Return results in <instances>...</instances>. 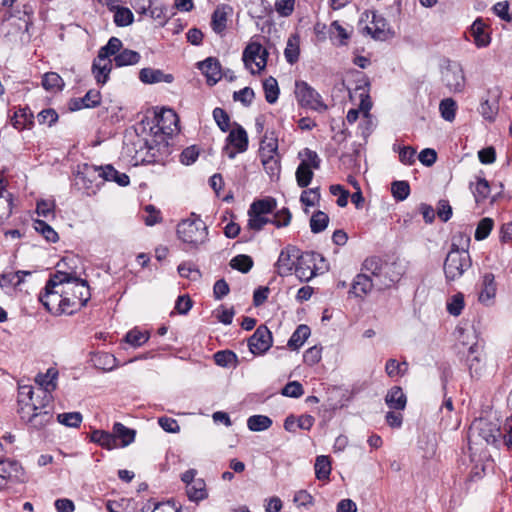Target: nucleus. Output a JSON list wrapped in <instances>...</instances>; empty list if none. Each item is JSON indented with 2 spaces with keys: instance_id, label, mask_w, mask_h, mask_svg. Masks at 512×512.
Returning <instances> with one entry per match:
<instances>
[{
  "instance_id": "12",
  "label": "nucleus",
  "mask_w": 512,
  "mask_h": 512,
  "mask_svg": "<svg viewBox=\"0 0 512 512\" xmlns=\"http://www.w3.org/2000/svg\"><path fill=\"white\" fill-rule=\"evenodd\" d=\"M477 434L487 443L494 444L501 436L500 427L497 423L486 419L475 420L470 428V433Z\"/></svg>"
},
{
  "instance_id": "44",
  "label": "nucleus",
  "mask_w": 512,
  "mask_h": 512,
  "mask_svg": "<svg viewBox=\"0 0 512 512\" xmlns=\"http://www.w3.org/2000/svg\"><path fill=\"white\" fill-rule=\"evenodd\" d=\"M0 207L5 210L2 214H0V225L3 223V215L5 217H9L12 210V194L9 193L5 186L3 185V180L0 179Z\"/></svg>"
},
{
  "instance_id": "14",
  "label": "nucleus",
  "mask_w": 512,
  "mask_h": 512,
  "mask_svg": "<svg viewBox=\"0 0 512 512\" xmlns=\"http://www.w3.org/2000/svg\"><path fill=\"white\" fill-rule=\"evenodd\" d=\"M58 370L56 368L47 369L46 373H39L35 382L40 386L36 399L50 401V393L57 387Z\"/></svg>"
},
{
  "instance_id": "31",
  "label": "nucleus",
  "mask_w": 512,
  "mask_h": 512,
  "mask_svg": "<svg viewBox=\"0 0 512 512\" xmlns=\"http://www.w3.org/2000/svg\"><path fill=\"white\" fill-rule=\"evenodd\" d=\"M189 500L199 502L208 497L206 490V484L203 479H196L190 485L187 486L186 490Z\"/></svg>"
},
{
  "instance_id": "36",
  "label": "nucleus",
  "mask_w": 512,
  "mask_h": 512,
  "mask_svg": "<svg viewBox=\"0 0 512 512\" xmlns=\"http://www.w3.org/2000/svg\"><path fill=\"white\" fill-rule=\"evenodd\" d=\"M272 423V419L266 415H252L247 419V427L253 432L265 431Z\"/></svg>"
},
{
  "instance_id": "2",
  "label": "nucleus",
  "mask_w": 512,
  "mask_h": 512,
  "mask_svg": "<svg viewBox=\"0 0 512 512\" xmlns=\"http://www.w3.org/2000/svg\"><path fill=\"white\" fill-rule=\"evenodd\" d=\"M55 281L64 295L69 315L85 306L89 301L91 293L87 281L61 270H57L55 273Z\"/></svg>"
},
{
  "instance_id": "1",
  "label": "nucleus",
  "mask_w": 512,
  "mask_h": 512,
  "mask_svg": "<svg viewBox=\"0 0 512 512\" xmlns=\"http://www.w3.org/2000/svg\"><path fill=\"white\" fill-rule=\"evenodd\" d=\"M35 391L30 385L19 387L18 413L20 418L31 427L41 429L52 419L49 402L35 398Z\"/></svg>"
},
{
  "instance_id": "35",
  "label": "nucleus",
  "mask_w": 512,
  "mask_h": 512,
  "mask_svg": "<svg viewBox=\"0 0 512 512\" xmlns=\"http://www.w3.org/2000/svg\"><path fill=\"white\" fill-rule=\"evenodd\" d=\"M92 360L96 368L104 371H111L118 366L116 357L107 352L96 354Z\"/></svg>"
},
{
  "instance_id": "64",
  "label": "nucleus",
  "mask_w": 512,
  "mask_h": 512,
  "mask_svg": "<svg viewBox=\"0 0 512 512\" xmlns=\"http://www.w3.org/2000/svg\"><path fill=\"white\" fill-rule=\"evenodd\" d=\"M30 116L31 115L28 114L25 109H19L11 117V124L17 130H23L27 127V124L31 122Z\"/></svg>"
},
{
  "instance_id": "32",
  "label": "nucleus",
  "mask_w": 512,
  "mask_h": 512,
  "mask_svg": "<svg viewBox=\"0 0 512 512\" xmlns=\"http://www.w3.org/2000/svg\"><path fill=\"white\" fill-rule=\"evenodd\" d=\"M310 333V328L307 325H299L288 340L287 346L293 350L299 349L308 339Z\"/></svg>"
},
{
  "instance_id": "20",
  "label": "nucleus",
  "mask_w": 512,
  "mask_h": 512,
  "mask_svg": "<svg viewBox=\"0 0 512 512\" xmlns=\"http://www.w3.org/2000/svg\"><path fill=\"white\" fill-rule=\"evenodd\" d=\"M232 12V8L228 5L217 6L211 17L212 30L223 36L227 27L228 14Z\"/></svg>"
},
{
  "instance_id": "22",
  "label": "nucleus",
  "mask_w": 512,
  "mask_h": 512,
  "mask_svg": "<svg viewBox=\"0 0 512 512\" xmlns=\"http://www.w3.org/2000/svg\"><path fill=\"white\" fill-rule=\"evenodd\" d=\"M487 25L482 18H477L470 27V33L477 47H486L490 44L491 38L487 32Z\"/></svg>"
},
{
  "instance_id": "19",
  "label": "nucleus",
  "mask_w": 512,
  "mask_h": 512,
  "mask_svg": "<svg viewBox=\"0 0 512 512\" xmlns=\"http://www.w3.org/2000/svg\"><path fill=\"white\" fill-rule=\"evenodd\" d=\"M383 268L388 275V280H377V290L390 288L392 285L399 282L405 273V267L398 262L387 264Z\"/></svg>"
},
{
  "instance_id": "15",
  "label": "nucleus",
  "mask_w": 512,
  "mask_h": 512,
  "mask_svg": "<svg viewBox=\"0 0 512 512\" xmlns=\"http://www.w3.org/2000/svg\"><path fill=\"white\" fill-rule=\"evenodd\" d=\"M300 257V251L294 246H288L283 249L276 262L277 273L280 276H287L295 271L298 258Z\"/></svg>"
},
{
  "instance_id": "40",
  "label": "nucleus",
  "mask_w": 512,
  "mask_h": 512,
  "mask_svg": "<svg viewBox=\"0 0 512 512\" xmlns=\"http://www.w3.org/2000/svg\"><path fill=\"white\" fill-rule=\"evenodd\" d=\"M315 476L318 480L329 479L331 473V462L328 456L320 455L317 456L315 461Z\"/></svg>"
},
{
  "instance_id": "28",
  "label": "nucleus",
  "mask_w": 512,
  "mask_h": 512,
  "mask_svg": "<svg viewBox=\"0 0 512 512\" xmlns=\"http://www.w3.org/2000/svg\"><path fill=\"white\" fill-rule=\"evenodd\" d=\"M385 403L390 409L404 410L407 398L399 386L392 387L386 394Z\"/></svg>"
},
{
  "instance_id": "57",
  "label": "nucleus",
  "mask_w": 512,
  "mask_h": 512,
  "mask_svg": "<svg viewBox=\"0 0 512 512\" xmlns=\"http://www.w3.org/2000/svg\"><path fill=\"white\" fill-rule=\"evenodd\" d=\"M391 192L397 201H404L410 194V186L407 181H394L391 185Z\"/></svg>"
},
{
  "instance_id": "49",
  "label": "nucleus",
  "mask_w": 512,
  "mask_h": 512,
  "mask_svg": "<svg viewBox=\"0 0 512 512\" xmlns=\"http://www.w3.org/2000/svg\"><path fill=\"white\" fill-rule=\"evenodd\" d=\"M42 86L47 91L61 90L64 86V82L57 73L48 72L43 76Z\"/></svg>"
},
{
  "instance_id": "55",
  "label": "nucleus",
  "mask_w": 512,
  "mask_h": 512,
  "mask_svg": "<svg viewBox=\"0 0 512 512\" xmlns=\"http://www.w3.org/2000/svg\"><path fill=\"white\" fill-rule=\"evenodd\" d=\"M456 102L452 98H446L440 102L439 110L446 121H453L456 115Z\"/></svg>"
},
{
  "instance_id": "4",
  "label": "nucleus",
  "mask_w": 512,
  "mask_h": 512,
  "mask_svg": "<svg viewBox=\"0 0 512 512\" xmlns=\"http://www.w3.org/2000/svg\"><path fill=\"white\" fill-rule=\"evenodd\" d=\"M472 266L469 252L449 251L443 264L446 282L459 280Z\"/></svg>"
},
{
  "instance_id": "39",
  "label": "nucleus",
  "mask_w": 512,
  "mask_h": 512,
  "mask_svg": "<svg viewBox=\"0 0 512 512\" xmlns=\"http://www.w3.org/2000/svg\"><path fill=\"white\" fill-rule=\"evenodd\" d=\"M371 23L373 24V27H365L367 33L374 39H383L385 36L386 20L383 17L378 16L376 13H373Z\"/></svg>"
},
{
  "instance_id": "41",
  "label": "nucleus",
  "mask_w": 512,
  "mask_h": 512,
  "mask_svg": "<svg viewBox=\"0 0 512 512\" xmlns=\"http://www.w3.org/2000/svg\"><path fill=\"white\" fill-rule=\"evenodd\" d=\"M263 89L265 93V99L269 104H274L279 97V87L277 80L270 76L263 81Z\"/></svg>"
},
{
  "instance_id": "3",
  "label": "nucleus",
  "mask_w": 512,
  "mask_h": 512,
  "mask_svg": "<svg viewBox=\"0 0 512 512\" xmlns=\"http://www.w3.org/2000/svg\"><path fill=\"white\" fill-rule=\"evenodd\" d=\"M178 238L192 248L204 244L208 237V227L205 222L195 214L182 220L177 226Z\"/></svg>"
},
{
  "instance_id": "54",
  "label": "nucleus",
  "mask_w": 512,
  "mask_h": 512,
  "mask_svg": "<svg viewBox=\"0 0 512 512\" xmlns=\"http://www.w3.org/2000/svg\"><path fill=\"white\" fill-rule=\"evenodd\" d=\"M464 305V295L458 292L447 301V311L452 316H459L462 313Z\"/></svg>"
},
{
  "instance_id": "9",
  "label": "nucleus",
  "mask_w": 512,
  "mask_h": 512,
  "mask_svg": "<svg viewBox=\"0 0 512 512\" xmlns=\"http://www.w3.org/2000/svg\"><path fill=\"white\" fill-rule=\"evenodd\" d=\"M442 81L451 92H462L466 83L462 65L456 61L447 60L442 69Z\"/></svg>"
},
{
  "instance_id": "50",
  "label": "nucleus",
  "mask_w": 512,
  "mask_h": 512,
  "mask_svg": "<svg viewBox=\"0 0 512 512\" xmlns=\"http://www.w3.org/2000/svg\"><path fill=\"white\" fill-rule=\"evenodd\" d=\"M20 469L18 462L9 459H0V477L2 479H9L17 476Z\"/></svg>"
},
{
  "instance_id": "5",
  "label": "nucleus",
  "mask_w": 512,
  "mask_h": 512,
  "mask_svg": "<svg viewBox=\"0 0 512 512\" xmlns=\"http://www.w3.org/2000/svg\"><path fill=\"white\" fill-rule=\"evenodd\" d=\"M319 262L324 263V257L316 252H305L300 254L295 268V275L300 281L308 282L317 274L328 271L325 265H318Z\"/></svg>"
},
{
  "instance_id": "38",
  "label": "nucleus",
  "mask_w": 512,
  "mask_h": 512,
  "mask_svg": "<svg viewBox=\"0 0 512 512\" xmlns=\"http://www.w3.org/2000/svg\"><path fill=\"white\" fill-rule=\"evenodd\" d=\"M276 208V201L273 198H265L254 201L248 211L252 214H265L268 215Z\"/></svg>"
},
{
  "instance_id": "59",
  "label": "nucleus",
  "mask_w": 512,
  "mask_h": 512,
  "mask_svg": "<svg viewBox=\"0 0 512 512\" xmlns=\"http://www.w3.org/2000/svg\"><path fill=\"white\" fill-rule=\"evenodd\" d=\"M299 157L301 158L300 163H306V165L312 169L317 170L320 168L321 160L315 151L305 148L303 151L299 152Z\"/></svg>"
},
{
  "instance_id": "33",
  "label": "nucleus",
  "mask_w": 512,
  "mask_h": 512,
  "mask_svg": "<svg viewBox=\"0 0 512 512\" xmlns=\"http://www.w3.org/2000/svg\"><path fill=\"white\" fill-rule=\"evenodd\" d=\"M260 155H278V139L274 132H266L260 144Z\"/></svg>"
},
{
  "instance_id": "46",
  "label": "nucleus",
  "mask_w": 512,
  "mask_h": 512,
  "mask_svg": "<svg viewBox=\"0 0 512 512\" xmlns=\"http://www.w3.org/2000/svg\"><path fill=\"white\" fill-rule=\"evenodd\" d=\"M149 340L147 332L140 331L136 328L130 330L125 335L124 341L132 347H140Z\"/></svg>"
},
{
  "instance_id": "43",
  "label": "nucleus",
  "mask_w": 512,
  "mask_h": 512,
  "mask_svg": "<svg viewBox=\"0 0 512 512\" xmlns=\"http://www.w3.org/2000/svg\"><path fill=\"white\" fill-rule=\"evenodd\" d=\"M296 181L299 187H307L314 176L313 169L308 167L306 163H300L295 172Z\"/></svg>"
},
{
  "instance_id": "7",
  "label": "nucleus",
  "mask_w": 512,
  "mask_h": 512,
  "mask_svg": "<svg viewBox=\"0 0 512 512\" xmlns=\"http://www.w3.org/2000/svg\"><path fill=\"white\" fill-rule=\"evenodd\" d=\"M295 95L298 103L302 107H306L320 113L326 111L328 108L321 95L305 81L295 82Z\"/></svg>"
},
{
  "instance_id": "52",
  "label": "nucleus",
  "mask_w": 512,
  "mask_h": 512,
  "mask_svg": "<svg viewBox=\"0 0 512 512\" xmlns=\"http://www.w3.org/2000/svg\"><path fill=\"white\" fill-rule=\"evenodd\" d=\"M471 238L468 234L458 232L452 237L451 248L449 251H465L469 252Z\"/></svg>"
},
{
  "instance_id": "37",
  "label": "nucleus",
  "mask_w": 512,
  "mask_h": 512,
  "mask_svg": "<svg viewBox=\"0 0 512 512\" xmlns=\"http://www.w3.org/2000/svg\"><path fill=\"white\" fill-rule=\"evenodd\" d=\"M122 41L117 37H111L107 44L100 48L98 52V58L101 60L109 59L110 56H116L121 52Z\"/></svg>"
},
{
  "instance_id": "6",
  "label": "nucleus",
  "mask_w": 512,
  "mask_h": 512,
  "mask_svg": "<svg viewBox=\"0 0 512 512\" xmlns=\"http://www.w3.org/2000/svg\"><path fill=\"white\" fill-rule=\"evenodd\" d=\"M39 300L53 314H68L64 295L60 292L59 285L55 281V274L47 281L44 293L40 294Z\"/></svg>"
},
{
  "instance_id": "45",
  "label": "nucleus",
  "mask_w": 512,
  "mask_h": 512,
  "mask_svg": "<svg viewBox=\"0 0 512 512\" xmlns=\"http://www.w3.org/2000/svg\"><path fill=\"white\" fill-rule=\"evenodd\" d=\"M34 229L40 233L48 242L55 243L59 239L57 232L43 220H34Z\"/></svg>"
},
{
  "instance_id": "21",
  "label": "nucleus",
  "mask_w": 512,
  "mask_h": 512,
  "mask_svg": "<svg viewBox=\"0 0 512 512\" xmlns=\"http://www.w3.org/2000/svg\"><path fill=\"white\" fill-rule=\"evenodd\" d=\"M199 68L205 74L209 85H215L222 77L221 65L216 58L205 59L199 64Z\"/></svg>"
},
{
  "instance_id": "13",
  "label": "nucleus",
  "mask_w": 512,
  "mask_h": 512,
  "mask_svg": "<svg viewBox=\"0 0 512 512\" xmlns=\"http://www.w3.org/2000/svg\"><path fill=\"white\" fill-rule=\"evenodd\" d=\"M227 145L224 150L229 158H234L237 153H243L248 148V136L245 129L237 126L236 129L230 131L227 137Z\"/></svg>"
},
{
  "instance_id": "26",
  "label": "nucleus",
  "mask_w": 512,
  "mask_h": 512,
  "mask_svg": "<svg viewBox=\"0 0 512 512\" xmlns=\"http://www.w3.org/2000/svg\"><path fill=\"white\" fill-rule=\"evenodd\" d=\"M101 94L97 90H89L84 97L73 99L70 103L71 110H80L82 108H94L100 105Z\"/></svg>"
},
{
  "instance_id": "18",
  "label": "nucleus",
  "mask_w": 512,
  "mask_h": 512,
  "mask_svg": "<svg viewBox=\"0 0 512 512\" xmlns=\"http://www.w3.org/2000/svg\"><path fill=\"white\" fill-rule=\"evenodd\" d=\"M378 278H372L367 273H359L353 280L351 293L356 297H363L368 294L373 288L377 289Z\"/></svg>"
},
{
  "instance_id": "48",
  "label": "nucleus",
  "mask_w": 512,
  "mask_h": 512,
  "mask_svg": "<svg viewBox=\"0 0 512 512\" xmlns=\"http://www.w3.org/2000/svg\"><path fill=\"white\" fill-rule=\"evenodd\" d=\"M329 223L328 215L323 211L315 212L310 219V228L313 233H320L325 230Z\"/></svg>"
},
{
  "instance_id": "63",
  "label": "nucleus",
  "mask_w": 512,
  "mask_h": 512,
  "mask_svg": "<svg viewBox=\"0 0 512 512\" xmlns=\"http://www.w3.org/2000/svg\"><path fill=\"white\" fill-rule=\"evenodd\" d=\"M248 217V228L254 231H260L267 223H271L265 214H252L248 211Z\"/></svg>"
},
{
  "instance_id": "29",
  "label": "nucleus",
  "mask_w": 512,
  "mask_h": 512,
  "mask_svg": "<svg viewBox=\"0 0 512 512\" xmlns=\"http://www.w3.org/2000/svg\"><path fill=\"white\" fill-rule=\"evenodd\" d=\"M112 69V61L110 59L101 60L96 58L92 65L93 75L99 84H105L109 78Z\"/></svg>"
},
{
  "instance_id": "27",
  "label": "nucleus",
  "mask_w": 512,
  "mask_h": 512,
  "mask_svg": "<svg viewBox=\"0 0 512 512\" xmlns=\"http://www.w3.org/2000/svg\"><path fill=\"white\" fill-rule=\"evenodd\" d=\"M117 1H111V5H106L110 11L114 12V22L119 27H126L133 23L134 15L129 8L116 5Z\"/></svg>"
},
{
  "instance_id": "8",
  "label": "nucleus",
  "mask_w": 512,
  "mask_h": 512,
  "mask_svg": "<svg viewBox=\"0 0 512 512\" xmlns=\"http://www.w3.org/2000/svg\"><path fill=\"white\" fill-rule=\"evenodd\" d=\"M267 50L258 42L249 43L243 51L242 59L245 67L252 74L264 70L267 65Z\"/></svg>"
},
{
  "instance_id": "47",
  "label": "nucleus",
  "mask_w": 512,
  "mask_h": 512,
  "mask_svg": "<svg viewBox=\"0 0 512 512\" xmlns=\"http://www.w3.org/2000/svg\"><path fill=\"white\" fill-rule=\"evenodd\" d=\"M260 159L265 171L270 175V177L279 175L280 162L278 155H260Z\"/></svg>"
},
{
  "instance_id": "61",
  "label": "nucleus",
  "mask_w": 512,
  "mask_h": 512,
  "mask_svg": "<svg viewBox=\"0 0 512 512\" xmlns=\"http://www.w3.org/2000/svg\"><path fill=\"white\" fill-rule=\"evenodd\" d=\"M407 368H408L407 362L404 361V362L400 363L395 359H389L385 365L386 373L390 377H395V376H400V375L405 374L407 371Z\"/></svg>"
},
{
  "instance_id": "30",
  "label": "nucleus",
  "mask_w": 512,
  "mask_h": 512,
  "mask_svg": "<svg viewBox=\"0 0 512 512\" xmlns=\"http://www.w3.org/2000/svg\"><path fill=\"white\" fill-rule=\"evenodd\" d=\"M90 441L108 450L119 447V443H115L112 432L104 430H93L90 434Z\"/></svg>"
},
{
  "instance_id": "11",
  "label": "nucleus",
  "mask_w": 512,
  "mask_h": 512,
  "mask_svg": "<svg viewBox=\"0 0 512 512\" xmlns=\"http://www.w3.org/2000/svg\"><path fill=\"white\" fill-rule=\"evenodd\" d=\"M272 345V334L270 330L260 325L253 335L248 339V347L252 354H264Z\"/></svg>"
},
{
  "instance_id": "56",
  "label": "nucleus",
  "mask_w": 512,
  "mask_h": 512,
  "mask_svg": "<svg viewBox=\"0 0 512 512\" xmlns=\"http://www.w3.org/2000/svg\"><path fill=\"white\" fill-rule=\"evenodd\" d=\"M82 419L83 417L80 412L60 413L57 416V420L59 423L72 428L79 427L82 422Z\"/></svg>"
},
{
  "instance_id": "51",
  "label": "nucleus",
  "mask_w": 512,
  "mask_h": 512,
  "mask_svg": "<svg viewBox=\"0 0 512 512\" xmlns=\"http://www.w3.org/2000/svg\"><path fill=\"white\" fill-rule=\"evenodd\" d=\"M230 266L242 273H247L253 267V260L248 255L240 254L231 259Z\"/></svg>"
},
{
  "instance_id": "58",
  "label": "nucleus",
  "mask_w": 512,
  "mask_h": 512,
  "mask_svg": "<svg viewBox=\"0 0 512 512\" xmlns=\"http://www.w3.org/2000/svg\"><path fill=\"white\" fill-rule=\"evenodd\" d=\"M214 361L221 367H229L237 362V356L230 350L218 351L214 354Z\"/></svg>"
},
{
  "instance_id": "60",
  "label": "nucleus",
  "mask_w": 512,
  "mask_h": 512,
  "mask_svg": "<svg viewBox=\"0 0 512 512\" xmlns=\"http://www.w3.org/2000/svg\"><path fill=\"white\" fill-rule=\"evenodd\" d=\"M382 269L381 260L377 257H370L363 262L361 273H367L374 278Z\"/></svg>"
},
{
  "instance_id": "16",
  "label": "nucleus",
  "mask_w": 512,
  "mask_h": 512,
  "mask_svg": "<svg viewBox=\"0 0 512 512\" xmlns=\"http://www.w3.org/2000/svg\"><path fill=\"white\" fill-rule=\"evenodd\" d=\"M499 90H489L487 97L482 99L478 108L481 116L488 122H494L499 111Z\"/></svg>"
},
{
  "instance_id": "25",
  "label": "nucleus",
  "mask_w": 512,
  "mask_h": 512,
  "mask_svg": "<svg viewBox=\"0 0 512 512\" xmlns=\"http://www.w3.org/2000/svg\"><path fill=\"white\" fill-rule=\"evenodd\" d=\"M139 79L145 84H154L160 82L171 83L174 78L172 74H165L160 69L143 68L139 72Z\"/></svg>"
},
{
  "instance_id": "62",
  "label": "nucleus",
  "mask_w": 512,
  "mask_h": 512,
  "mask_svg": "<svg viewBox=\"0 0 512 512\" xmlns=\"http://www.w3.org/2000/svg\"><path fill=\"white\" fill-rule=\"evenodd\" d=\"M178 273L181 277L188 278L192 281H197L201 278L200 270L190 263H181L178 266Z\"/></svg>"
},
{
  "instance_id": "10",
  "label": "nucleus",
  "mask_w": 512,
  "mask_h": 512,
  "mask_svg": "<svg viewBox=\"0 0 512 512\" xmlns=\"http://www.w3.org/2000/svg\"><path fill=\"white\" fill-rule=\"evenodd\" d=\"M466 365L472 378H481L486 371V356L483 348L478 344H472L466 356Z\"/></svg>"
},
{
  "instance_id": "17",
  "label": "nucleus",
  "mask_w": 512,
  "mask_h": 512,
  "mask_svg": "<svg viewBox=\"0 0 512 512\" xmlns=\"http://www.w3.org/2000/svg\"><path fill=\"white\" fill-rule=\"evenodd\" d=\"M496 292L497 284L494 274L491 272L483 274L480 281L478 301L484 305H490L496 296Z\"/></svg>"
},
{
  "instance_id": "23",
  "label": "nucleus",
  "mask_w": 512,
  "mask_h": 512,
  "mask_svg": "<svg viewBox=\"0 0 512 512\" xmlns=\"http://www.w3.org/2000/svg\"><path fill=\"white\" fill-rule=\"evenodd\" d=\"M178 116L172 109H164L157 118V126L164 134L178 130Z\"/></svg>"
},
{
  "instance_id": "53",
  "label": "nucleus",
  "mask_w": 512,
  "mask_h": 512,
  "mask_svg": "<svg viewBox=\"0 0 512 512\" xmlns=\"http://www.w3.org/2000/svg\"><path fill=\"white\" fill-rule=\"evenodd\" d=\"M493 226H494L493 219H491L489 217H485V218L481 219L476 227V230H475V235H474L475 239L477 241H482V240L486 239L489 236V234L491 233Z\"/></svg>"
},
{
  "instance_id": "42",
  "label": "nucleus",
  "mask_w": 512,
  "mask_h": 512,
  "mask_svg": "<svg viewBox=\"0 0 512 512\" xmlns=\"http://www.w3.org/2000/svg\"><path fill=\"white\" fill-rule=\"evenodd\" d=\"M299 53V37L297 35H292L289 37L284 51L286 61L290 64L296 63L299 59Z\"/></svg>"
},
{
  "instance_id": "34",
  "label": "nucleus",
  "mask_w": 512,
  "mask_h": 512,
  "mask_svg": "<svg viewBox=\"0 0 512 512\" xmlns=\"http://www.w3.org/2000/svg\"><path fill=\"white\" fill-rule=\"evenodd\" d=\"M141 59L137 51L130 49H123L114 57V62L117 67L129 66L137 64Z\"/></svg>"
},
{
  "instance_id": "24",
  "label": "nucleus",
  "mask_w": 512,
  "mask_h": 512,
  "mask_svg": "<svg viewBox=\"0 0 512 512\" xmlns=\"http://www.w3.org/2000/svg\"><path fill=\"white\" fill-rule=\"evenodd\" d=\"M112 436L115 439V443H119V447H127L134 442L136 431L120 422H115L112 427Z\"/></svg>"
}]
</instances>
